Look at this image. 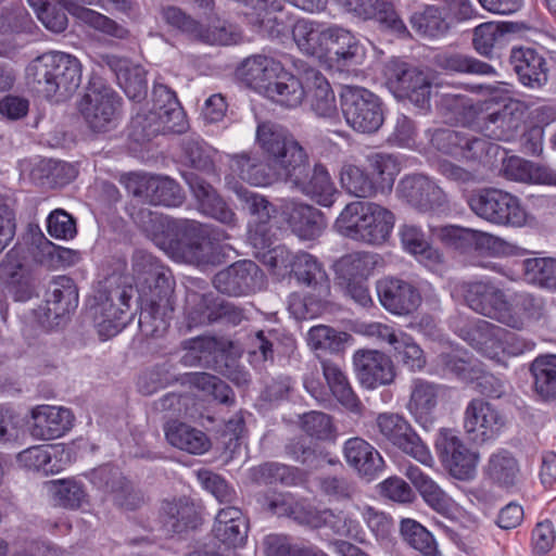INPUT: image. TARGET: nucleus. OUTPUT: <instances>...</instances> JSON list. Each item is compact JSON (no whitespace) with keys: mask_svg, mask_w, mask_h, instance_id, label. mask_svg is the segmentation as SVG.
<instances>
[{"mask_svg":"<svg viewBox=\"0 0 556 556\" xmlns=\"http://www.w3.org/2000/svg\"><path fill=\"white\" fill-rule=\"evenodd\" d=\"M413 30L422 38L438 39L451 29L452 21L448 12L434 4L416 7L408 17Z\"/></svg>","mask_w":556,"mask_h":556,"instance_id":"37998d69","label":"nucleus"},{"mask_svg":"<svg viewBox=\"0 0 556 556\" xmlns=\"http://www.w3.org/2000/svg\"><path fill=\"white\" fill-rule=\"evenodd\" d=\"M304 74L302 77H296L292 73L285 70L281 64V72L276 73L274 77L266 83L263 90L264 97L273 102L293 109L300 105L305 97L304 92Z\"/></svg>","mask_w":556,"mask_h":556,"instance_id":"a19ab883","label":"nucleus"},{"mask_svg":"<svg viewBox=\"0 0 556 556\" xmlns=\"http://www.w3.org/2000/svg\"><path fill=\"white\" fill-rule=\"evenodd\" d=\"M527 105L516 99H509L503 105L494 109L483 117L482 125H478L484 137L497 141H511L519 135L525 124Z\"/></svg>","mask_w":556,"mask_h":556,"instance_id":"a878e982","label":"nucleus"},{"mask_svg":"<svg viewBox=\"0 0 556 556\" xmlns=\"http://www.w3.org/2000/svg\"><path fill=\"white\" fill-rule=\"evenodd\" d=\"M294 262L289 278L312 291L291 301L289 309L296 319H312L326 312L330 304V279L323 263L308 252L299 251Z\"/></svg>","mask_w":556,"mask_h":556,"instance_id":"423d86ee","label":"nucleus"},{"mask_svg":"<svg viewBox=\"0 0 556 556\" xmlns=\"http://www.w3.org/2000/svg\"><path fill=\"white\" fill-rule=\"evenodd\" d=\"M94 294V321L99 336L110 339L119 333L138 309L139 329L146 337L160 338L170 326L174 313L175 278L159 257L143 249L131 256L132 275L125 258L113 260Z\"/></svg>","mask_w":556,"mask_h":556,"instance_id":"f257e3e1","label":"nucleus"},{"mask_svg":"<svg viewBox=\"0 0 556 556\" xmlns=\"http://www.w3.org/2000/svg\"><path fill=\"white\" fill-rule=\"evenodd\" d=\"M400 199L421 213H442L448 208L444 191L424 174L402 177L396 187Z\"/></svg>","mask_w":556,"mask_h":556,"instance_id":"aec40b11","label":"nucleus"},{"mask_svg":"<svg viewBox=\"0 0 556 556\" xmlns=\"http://www.w3.org/2000/svg\"><path fill=\"white\" fill-rule=\"evenodd\" d=\"M377 426L380 433L405 454L420 463L431 459L427 445L404 417L397 414H380Z\"/></svg>","mask_w":556,"mask_h":556,"instance_id":"393cba45","label":"nucleus"},{"mask_svg":"<svg viewBox=\"0 0 556 556\" xmlns=\"http://www.w3.org/2000/svg\"><path fill=\"white\" fill-rule=\"evenodd\" d=\"M30 244L35 245L37 252L35 260L42 266L50 268L71 267L81 260V252L70 248L56 245L48 240L38 225L28 226Z\"/></svg>","mask_w":556,"mask_h":556,"instance_id":"4c0bfd02","label":"nucleus"},{"mask_svg":"<svg viewBox=\"0 0 556 556\" xmlns=\"http://www.w3.org/2000/svg\"><path fill=\"white\" fill-rule=\"evenodd\" d=\"M509 64L518 81L532 89H540L548 81V66L543 53L532 47H513Z\"/></svg>","mask_w":556,"mask_h":556,"instance_id":"7c9ffc66","label":"nucleus"},{"mask_svg":"<svg viewBox=\"0 0 556 556\" xmlns=\"http://www.w3.org/2000/svg\"><path fill=\"white\" fill-rule=\"evenodd\" d=\"M281 216L292 233L301 240H315L327 227L325 214L313 205L287 202L281 206Z\"/></svg>","mask_w":556,"mask_h":556,"instance_id":"f704fd0d","label":"nucleus"},{"mask_svg":"<svg viewBox=\"0 0 556 556\" xmlns=\"http://www.w3.org/2000/svg\"><path fill=\"white\" fill-rule=\"evenodd\" d=\"M286 456L309 469H318L324 464H332L330 454L305 435L289 439L283 446Z\"/></svg>","mask_w":556,"mask_h":556,"instance_id":"bf43d9fd","label":"nucleus"},{"mask_svg":"<svg viewBox=\"0 0 556 556\" xmlns=\"http://www.w3.org/2000/svg\"><path fill=\"white\" fill-rule=\"evenodd\" d=\"M304 100L320 117H332L337 113L334 92L327 78L313 67L304 71Z\"/></svg>","mask_w":556,"mask_h":556,"instance_id":"ea45409f","label":"nucleus"},{"mask_svg":"<svg viewBox=\"0 0 556 556\" xmlns=\"http://www.w3.org/2000/svg\"><path fill=\"white\" fill-rule=\"evenodd\" d=\"M47 485L55 506L78 510L90 504L85 484L76 478L51 480Z\"/></svg>","mask_w":556,"mask_h":556,"instance_id":"4d7b16f0","label":"nucleus"},{"mask_svg":"<svg viewBox=\"0 0 556 556\" xmlns=\"http://www.w3.org/2000/svg\"><path fill=\"white\" fill-rule=\"evenodd\" d=\"M484 476L492 485L509 494L519 492L523 484L520 463L506 448H500L490 455Z\"/></svg>","mask_w":556,"mask_h":556,"instance_id":"72a5a7b5","label":"nucleus"},{"mask_svg":"<svg viewBox=\"0 0 556 556\" xmlns=\"http://www.w3.org/2000/svg\"><path fill=\"white\" fill-rule=\"evenodd\" d=\"M123 98L101 76L92 74L77 103L78 112L88 128L97 134L116 127L122 113Z\"/></svg>","mask_w":556,"mask_h":556,"instance_id":"9d476101","label":"nucleus"},{"mask_svg":"<svg viewBox=\"0 0 556 556\" xmlns=\"http://www.w3.org/2000/svg\"><path fill=\"white\" fill-rule=\"evenodd\" d=\"M78 302L79 293L75 280L66 275L56 276L49 282L42 303L34 309V315L45 330H59L71 320Z\"/></svg>","mask_w":556,"mask_h":556,"instance_id":"4468645a","label":"nucleus"},{"mask_svg":"<svg viewBox=\"0 0 556 556\" xmlns=\"http://www.w3.org/2000/svg\"><path fill=\"white\" fill-rule=\"evenodd\" d=\"M437 405L438 386L416 379L410 393L408 409L416 422L426 431L434 428Z\"/></svg>","mask_w":556,"mask_h":556,"instance_id":"49530a36","label":"nucleus"},{"mask_svg":"<svg viewBox=\"0 0 556 556\" xmlns=\"http://www.w3.org/2000/svg\"><path fill=\"white\" fill-rule=\"evenodd\" d=\"M25 78L28 87L45 98L65 100L81 83V64L74 55L50 51L28 63Z\"/></svg>","mask_w":556,"mask_h":556,"instance_id":"39448f33","label":"nucleus"},{"mask_svg":"<svg viewBox=\"0 0 556 556\" xmlns=\"http://www.w3.org/2000/svg\"><path fill=\"white\" fill-rule=\"evenodd\" d=\"M402 248L416 256L426 266H434L443 262V255L431 245L425 231L417 225L403 224L399 228Z\"/></svg>","mask_w":556,"mask_h":556,"instance_id":"5fc2aeb1","label":"nucleus"},{"mask_svg":"<svg viewBox=\"0 0 556 556\" xmlns=\"http://www.w3.org/2000/svg\"><path fill=\"white\" fill-rule=\"evenodd\" d=\"M432 65L447 75L468 74L493 76L496 75L495 67L472 55L453 50H441L432 56Z\"/></svg>","mask_w":556,"mask_h":556,"instance_id":"a18cd8bd","label":"nucleus"},{"mask_svg":"<svg viewBox=\"0 0 556 556\" xmlns=\"http://www.w3.org/2000/svg\"><path fill=\"white\" fill-rule=\"evenodd\" d=\"M30 435L38 440H54L64 435L73 427L71 409L50 405H38L30 410Z\"/></svg>","mask_w":556,"mask_h":556,"instance_id":"c9c22d12","label":"nucleus"},{"mask_svg":"<svg viewBox=\"0 0 556 556\" xmlns=\"http://www.w3.org/2000/svg\"><path fill=\"white\" fill-rule=\"evenodd\" d=\"M383 74L389 90L396 99L408 101L420 112H430L432 81L424 70L393 58L386 63Z\"/></svg>","mask_w":556,"mask_h":556,"instance_id":"ddd939ff","label":"nucleus"},{"mask_svg":"<svg viewBox=\"0 0 556 556\" xmlns=\"http://www.w3.org/2000/svg\"><path fill=\"white\" fill-rule=\"evenodd\" d=\"M187 329L199 326H239L247 319L245 311L215 292L193 293L185 308Z\"/></svg>","mask_w":556,"mask_h":556,"instance_id":"f3484780","label":"nucleus"},{"mask_svg":"<svg viewBox=\"0 0 556 556\" xmlns=\"http://www.w3.org/2000/svg\"><path fill=\"white\" fill-rule=\"evenodd\" d=\"M506 424V415L484 399H472L466 407L464 428L476 444L497 439Z\"/></svg>","mask_w":556,"mask_h":556,"instance_id":"412c9836","label":"nucleus"},{"mask_svg":"<svg viewBox=\"0 0 556 556\" xmlns=\"http://www.w3.org/2000/svg\"><path fill=\"white\" fill-rule=\"evenodd\" d=\"M292 36L302 51L324 60L329 67L339 72H350L365 62L366 48L342 27L320 28L312 22L300 20L292 27Z\"/></svg>","mask_w":556,"mask_h":556,"instance_id":"20e7f679","label":"nucleus"},{"mask_svg":"<svg viewBox=\"0 0 556 556\" xmlns=\"http://www.w3.org/2000/svg\"><path fill=\"white\" fill-rule=\"evenodd\" d=\"M163 530L167 535L187 538L203 522L201 507L187 496L164 501L160 510Z\"/></svg>","mask_w":556,"mask_h":556,"instance_id":"bb28decb","label":"nucleus"},{"mask_svg":"<svg viewBox=\"0 0 556 556\" xmlns=\"http://www.w3.org/2000/svg\"><path fill=\"white\" fill-rule=\"evenodd\" d=\"M257 142L283 170V179L317 204L330 207L337 189L326 166L311 165L305 149L286 128L273 122L258 123Z\"/></svg>","mask_w":556,"mask_h":556,"instance_id":"7ed1b4c3","label":"nucleus"},{"mask_svg":"<svg viewBox=\"0 0 556 556\" xmlns=\"http://www.w3.org/2000/svg\"><path fill=\"white\" fill-rule=\"evenodd\" d=\"M216 150L201 138H185L181 141V163L186 166L180 170V175L185 172H193L202 176L206 180L217 178V169L215 163Z\"/></svg>","mask_w":556,"mask_h":556,"instance_id":"58836bf2","label":"nucleus"},{"mask_svg":"<svg viewBox=\"0 0 556 556\" xmlns=\"http://www.w3.org/2000/svg\"><path fill=\"white\" fill-rule=\"evenodd\" d=\"M399 173L396 161L389 154L375 153L367 156L366 167L343 165L340 172L342 188L358 198H370L392 190Z\"/></svg>","mask_w":556,"mask_h":556,"instance_id":"6e6552de","label":"nucleus"},{"mask_svg":"<svg viewBox=\"0 0 556 556\" xmlns=\"http://www.w3.org/2000/svg\"><path fill=\"white\" fill-rule=\"evenodd\" d=\"M218 293L245 296L263 290L267 285L264 270L252 260H239L218 270L212 279Z\"/></svg>","mask_w":556,"mask_h":556,"instance_id":"a211bd4d","label":"nucleus"},{"mask_svg":"<svg viewBox=\"0 0 556 556\" xmlns=\"http://www.w3.org/2000/svg\"><path fill=\"white\" fill-rule=\"evenodd\" d=\"M453 331L477 351H485L501 340L504 330L484 319L458 318L453 323Z\"/></svg>","mask_w":556,"mask_h":556,"instance_id":"de8ad7c7","label":"nucleus"},{"mask_svg":"<svg viewBox=\"0 0 556 556\" xmlns=\"http://www.w3.org/2000/svg\"><path fill=\"white\" fill-rule=\"evenodd\" d=\"M167 442L181 451L201 455L211 447L206 433L177 419L169 420L164 426Z\"/></svg>","mask_w":556,"mask_h":556,"instance_id":"603ef678","label":"nucleus"},{"mask_svg":"<svg viewBox=\"0 0 556 556\" xmlns=\"http://www.w3.org/2000/svg\"><path fill=\"white\" fill-rule=\"evenodd\" d=\"M463 296L469 308L497 320L513 329L521 330L525 321L515 313L503 290L492 282L470 281L462 285Z\"/></svg>","mask_w":556,"mask_h":556,"instance_id":"2eb2a0df","label":"nucleus"},{"mask_svg":"<svg viewBox=\"0 0 556 556\" xmlns=\"http://www.w3.org/2000/svg\"><path fill=\"white\" fill-rule=\"evenodd\" d=\"M78 175L75 165L53 159L40 160L31 169L30 177L36 184L49 188H62Z\"/></svg>","mask_w":556,"mask_h":556,"instance_id":"6e6d98bb","label":"nucleus"},{"mask_svg":"<svg viewBox=\"0 0 556 556\" xmlns=\"http://www.w3.org/2000/svg\"><path fill=\"white\" fill-rule=\"evenodd\" d=\"M352 340L351 333L327 325L311 327L306 337L308 346L315 352L320 362L326 359L325 356L327 354H343L349 342Z\"/></svg>","mask_w":556,"mask_h":556,"instance_id":"864d4df0","label":"nucleus"},{"mask_svg":"<svg viewBox=\"0 0 556 556\" xmlns=\"http://www.w3.org/2000/svg\"><path fill=\"white\" fill-rule=\"evenodd\" d=\"M266 160L252 152L230 156L229 167L242 180L253 186H270L283 178V170L271 156L256 142Z\"/></svg>","mask_w":556,"mask_h":556,"instance_id":"c85d7f7f","label":"nucleus"},{"mask_svg":"<svg viewBox=\"0 0 556 556\" xmlns=\"http://www.w3.org/2000/svg\"><path fill=\"white\" fill-rule=\"evenodd\" d=\"M467 204L478 217L497 226L520 228L534 220L519 197L494 187L472 190Z\"/></svg>","mask_w":556,"mask_h":556,"instance_id":"0eeeda50","label":"nucleus"},{"mask_svg":"<svg viewBox=\"0 0 556 556\" xmlns=\"http://www.w3.org/2000/svg\"><path fill=\"white\" fill-rule=\"evenodd\" d=\"M184 350L199 353L208 367L230 380L237 388L248 389L252 382L250 372L241 365V350L225 338L198 336L182 342Z\"/></svg>","mask_w":556,"mask_h":556,"instance_id":"1a4fd4ad","label":"nucleus"},{"mask_svg":"<svg viewBox=\"0 0 556 556\" xmlns=\"http://www.w3.org/2000/svg\"><path fill=\"white\" fill-rule=\"evenodd\" d=\"M182 179L188 185L198 211L202 215L229 228L237 226L236 213L208 180L190 170L182 173Z\"/></svg>","mask_w":556,"mask_h":556,"instance_id":"5701e85b","label":"nucleus"},{"mask_svg":"<svg viewBox=\"0 0 556 556\" xmlns=\"http://www.w3.org/2000/svg\"><path fill=\"white\" fill-rule=\"evenodd\" d=\"M438 108L445 116H451L463 126H471L478 115V109L471 98L465 94L442 93Z\"/></svg>","mask_w":556,"mask_h":556,"instance_id":"0e129e2a","label":"nucleus"},{"mask_svg":"<svg viewBox=\"0 0 556 556\" xmlns=\"http://www.w3.org/2000/svg\"><path fill=\"white\" fill-rule=\"evenodd\" d=\"M430 143L443 154L478 163L498 148L485 138L443 127L431 131Z\"/></svg>","mask_w":556,"mask_h":556,"instance_id":"6ab92c4d","label":"nucleus"},{"mask_svg":"<svg viewBox=\"0 0 556 556\" xmlns=\"http://www.w3.org/2000/svg\"><path fill=\"white\" fill-rule=\"evenodd\" d=\"M160 113L141 106L131 117L128 137L132 142L143 146L162 134Z\"/></svg>","mask_w":556,"mask_h":556,"instance_id":"338daca9","label":"nucleus"},{"mask_svg":"<svg viewBox=\"0 0 556 556\" xmlns=\"http://www.w3.org/2000/svg\"><path fill=\"white\" fill-rule=\"evenodd\" d=\"M505 172L517 181L556 186L555 169L520 157H510Z\"/></svg>","mask_w":556,"mask_h":556,"instance_id":"680f3d73","label":"nucleus"},{"mask_svg":"<svg viewBox=\"0 0 556 556\" xmlns=\"http://www.w3.org/2000/svg\"><path fill=\"white\" fill-rule=\"evenodd\" d=\"M99 59L100 66L106 67L115 76L118 86L130 101L142 103L147 100L148 72L142 65L114 54H101Z\"/></svg>","mask_w":556,"mask_h":556,"instance_id":"cd10ccee","label":"nucleus"},{"mask_svg":"<svg viewBox=\"0 0 556 556\" xmlns=\"http://www.w3.org/2000/svg\"><path fill=\"white\" fill-rule=\"evenodd\" d=\"M534 395L543 403L556 401V354L541 353L528 368Z\"/></svg>","mask_w":556,"mask_h":556,"instance_id":"c03bdc74","label":"nucleus"},{"mask_svg":"<svg viewBox=\"0 0 556 556\" xmlns=\"http://www.w3.org/2000/svg\"><path fill=\"white\" fill-rule=\"evenodd\" d=\"M364 20H374L379 29L400 39L412 38V35L397 11V0H369Z\"/></svg>","mask_w":556,"mask_h":556,"instance_id":"3c124183","label":"nucleus"},{"mask_svg":"<svg viewBox=\"0 0 556 556\" xmlns=\"http://www.w3.org/2000/svg\"><path fill=\"white\" fill-rule=\"evenodd\" d=\"M376 203L368 201H354L349 203L334 223V227L342 236L361 241L363 225L371 218Z\"/></svg>","mask_w":556,"mask_h":556,"instance_id":"13d9d810","label":"nucleus"},{"mask_svg":"<svg viewBox=\"0 0 556 556\" xmlns=\"http://www.w3.org/2000/svg\"><path fill=\"white\" fill-rule=\"evenodd\" d=\"M193 10L201 11L205 15V22L193 17L177 5H164L161 9V17L166 25L177 30L189 40L205 45H228L230 34L224 26H215L210 23V15L215 9L214 0H185Z\"/></svg>","mask_w":556,"mask_h":556,"instance_id":"9b49d317","label":"nucleus"},{"mask_svg":"<svg viewBox=\"0 0 556 556\" xmlns=\"http://www.w3.org/2000/svg\"><path fill=\"white\" fill-rule=\"evenodd\" d=\"M339 102L346 124L356 132L375 134L384 123L386 104L374 91L357 85H342Z\"/></svg>","mask_w":556,"mask_h":556,"instance_id":"f8f14e48","label":"nucleus"},{"mask_svg":"<svg viewBox=\"0 0 556 556\" xmlns=\"http://www.w3.org/2000/svg\"><path fill=\"white\" fill-rule=\"evenodd\" d=\"M136 197H144L152 205L176 207L184 203L185 192L179 184L168 176L152 175L141 178L134 190Z\"/></svg>","mask_w":556,"mask_h":556,"instance_id":"e433bc0d","label":"nucleus"},{"mask_svg":"<svg viewBox=\"0 0 556 556\" xmlns=\"http://www.w3.org/2000/svg\"><path fill=\"white\" fill-rule=\"evenodd\" d=\"M136 223L160 250L170 258L197 266L226 263L223 245L212 237L210 227L194 219L173 218L141 208Z\"/></svg>","mask_w":556,"mask_h":556,"instance_id":"f03ea898","label":"nucleus"},{"mask_svg":"<svg viewBox=\"0 0 556 556\" xmlns=\"http://www.w3.org/2000/svg\"><path fill=\"white\" fill-rule=\"evenodd\" d=\"M0 280L3 283L5 295L14 302L25 303L37 296L36 280L30 267L7 253L0 263Z\"/></svg>","mask_w":556,"mask_h":556,"instance_id":"473e14b6","label":"nucleus"},{"mask_svg":"<svg viewBox=\"0 0 556 556\" xmlns=\"http://www.w3.org/2000/svg\"><path fill=\"white\" fill-rule=\"evenodd\" d=\"M525 22H484L472 29L471 46L481 56L493 61L501 58V50L509 34L528 30Z\"/></svg>","mask_w":556,"mask_h":556,"instance_id":"c756f323","label":"nucleus"},{"mask_svg":"<svg viewBox=\"0 0 556 556\" xmlns=\"http://www.w3.org/2000/svg\"><path fill=\"white\" fill-rule=\"evenodd\" d=\"M376 292L381 306L399 316L413 314L422 301L420 291L415 285L393 276L378 279Z\"/></svg>","mask_w":556,"mask_h":556,"instance_id":"b1692460","label":"nucleus"},{"mask_svg":"<svg viewBox=\"0 0 556 556\" xmlns=\"http://www.w3.org/2000/svg\"><path fill=\"white\" fill-rule=\"evenodd\" d=\"M282 339L291 341V337L282 333L279 329L256 330L248 337L249 354L251 357H256L260 362L274 363L277 346L281 343Z\"/></svg>","mask_w":556,"mask_h":556,"instance_id":"e2e57ef3","label":"nucleus"},{"mask_svg":"<svg viewBox=\"0 0 556 556\" xmlns=\"http://www.w3.org/2000/svg\"><path fill=\"white\" fill-rule=\"evenodd\" d=\"M522 271L528 282L556 291V258H526L522 261Z\"/></svg>","mask_w":556,"mask_h":556,"instance_id":"69168bd1","label":"nucleus"},{"mask_svg":"<svg viewBox=\"0 0 556 556\" xmlns=\"http://www.w3.org/2000/svg\"><path fill=\"white\" fill-rule=\"evenodd\" d=\"M353 364L361 384L367 389L394 381L395 367L390 356L377 350H358Z\"/></svg>","mask_w":556,"mask_h":556,"instance_id":"2f4dec72","label":"nucleus"},{"mask_svg":"<svg viewBox=\"0 0 556 556\" xmlns=\"http://www.w3.org/2000/svg\"><path fill=\"white\" fill-rule=\"evenodd\" d=\"M376 264L375 255L355 252L341 256L332 265L336 283L346 296L363 307L374 306L368 279Z\"/></svg>","mask_w":556,"mask_h":556,"instance_id":"dca6fc26","label":"nucleus"},{"mask_svg":"<svg viewBox=\"0 0 556 556\" xmlns=\"http://www.w3.org/2000/svg\"><path fill=\"white\" fill-rule=\"evenodd\" d=\"M400 533L405 542L424 556H438V545L431 532L418 521L404 518L401 520Z\"/></svg>","mask_w":556,"mask_h":556,"instance_id":"774afa93","label":"nucleus"},{"mask_svg":"<svg viewBox=\"0 0 556 556\" xmlns=\"http://www.w3.org/2000/svg\"><path fill=\"white\" fill-rule=\"evenodd\" d=\"M343 453L346 463L368 481L383 470L384 460L380 453L359 437L349 439L344 443Z\"/></svg>","mask_w":556,"mask_h":556,"instance_id":"79ce46f5","label":"nucleus"},{"mask_svg":"<svg viewBox=\"0 0 556 556\" xmlns=\"http://www.w3.org/2000/svg\"><path fill=\"white\" fill-rule=\"evenodd\" d=\"M281 72V62L273 58L256 54L244 59L235 71L236 77L260 93L276 73Z\"/></svg>","mask_w":556,"mask_h":556,"instance_id":"8fccbe9b","label":"nucleus"},{"mask_svg":"<svg viewBox=\"0 0 556 556\" xmlns=\"http://www.w3.org/2000/svg\"><path fill=\"white\" fill-rule=\"evenodd\" d=\"M250 480L257 485L295 486L306 480L304 470L278 462H265L249 469Z\"/></svg>","mask_w":556,"mask_h":556,"instance_id":"09e8293b","label":"nucleus"},{"mask_svg":"<svg viewBox=\"0 0 556 556\" xmlns=\"http://www.w3.org/2000/svg\"><path fill=\"white\" fill-rule=\"evenodd\" d=\"M387 340L393 348L396 362L407 370L415 372L425 368L427 364L425 353L410 336L402 331H391Z\"/></svg>","mask_w":556,"mask_h":556,"instance_id":"052dcab7","label":"nucleus"},{"mask_svg":"<svg viewBox=\"0 0 556 556\" xmlns=\"http://www.w3.org/2000/svg\"><path fill=\"white\" fill-rule=\"evenodd\" d=\"M434 448L443 467L452 477L462 481L473 478L477 456L462 442L455 430L440 428Z\"/></svg>","mask_w":556,"mask_h":556,"instance_id":"4be33fe9","label":"nucleus"}]
</instances>
